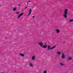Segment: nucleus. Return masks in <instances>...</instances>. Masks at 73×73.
Instances as JSON below:
<instances>
[{
    "label": "nucleus",
    "instance_id": "f257e3e1",
    "mask_svg": "<svg viewBox=\"0 0 73 73\" xmlns=\"http://www.w3.org/2000/svg\"><path fill=\"white\" fill-rule=\"evenodd\" d=\"M68 9H65L64 11V14L63 15V16L65 18L67 17V13H68Z\"/></svg>",
    "mask_w": 73,
    "mask_h": 73
},
{
    "label": "nucleus",
    "instance_id": "f03ea898",
    "mask_svg": "<svg viewBox=\"0 0 73 73\" xmlns=\"http://www.w3.org/2000/svg\"><path fill=\"white\" fill-rule=\"evenodd\" d=\"M56 46L55 45L54 47H52L50 48V46H48V50H50V49H51V50L52 49H54V48H55Z\"/></svg>",
    "mask_w": 73,
    "mask_h": 73
},
{
    "label": "nucleus",
    "instance_id": "7ed1b4c3",
    "mask_svg": "<svg viewBox=\"0 0 73 73\" xmlns=\"http://www.w3.org/2000/svg\"><path fill=\"white\" fill-rule=\"evenodd\" d=\"M65 54L64 53H62L61 56V58H62V59H65Z\"/></svg>",
    "mask_w": 73,
    "mask_h": 73
},
{
    "label": "nucleus",
    "instance_id": "20e7f679",
    "mask_svg": "<svg viewBox=\"0 0 73 73\" xmlns=\"http://www.w3.org/2000/svg\"><path fill=\"white\" fill-rule=\"evenodd\" d=\"M32 12V9H30L29 10V12L27 14L28 16H29L30 15H31V12Z\"/></svg>",
    "mask_w": 73,
    "mask_h": 73
},
{
    "label": "nucleus",
    "instance_id": "39448f33",
    "mask_svg": "<svg viewBox=\"0 0 73 73\" xmlns=\"http://www.w3.org/2000/svg\"><path fill=\"white\" fill-rule=\"evenodd\" d=\"M23 14H24V13H21V14H20L18 16V19H19V18H20V17L21 16H22V15H23Z\"/></svg>",
    "mask_w": 73,
    "mask_h": 73
},
{
    "label": "nucleus",
    "instance_id": "423d86ee",
    "mask_svg": "<svg viewBox=\"0 0 73 73\" xmlns=\"http://www.w3.org/2000/svg\"><path fill=\"white\" fill-rule=\"evenodd\" d=\"M39 45L41 46H43L44 45V44L43 43H42V42H40L39 43Z\"/></svg>",
    "mask_w": 73,
    "mask_h": 73
},
{
    "label": "nucleus",
    "instance_id": "0eeeda50",
    "mask_svg": "<svg viewBox=\"0 0 73 73\" xmlns=\"http://www.w3.org/2000/svg\"><path fill=\"white\" fill-rule=\"evenodd\" d=\"M29 65L30 67H33V63L32 62H31L29 63Z\"/></svg>",
    "mask_w": 73,
    "mask_h": 73
},
{
    "label": "nucleus",
    "instance_id": "6e6552de",
    "mask_svg": "<svg viewBox=\"0 0 73 73\" xmlns=\"http://www.w3.org/2000/svg\"><path fill=\"white\" fill-rule=\"evenodd\" d=\"M72 58L70 56L68 57L67 58V59L68 60H72Z\"/></svg>",
    "mask_w": 73,
    "mask_h": 73
},
{
    "label": "nucleus",
    "instance_id": "1a4fd4ad",
    "mask_svg": "<svg viewBox=\"0 0 73 73\" xmlns=\"http://www.w3.org/2000/svg\"><path fill=\"white\" fill-rule=\"evenodd\" d=\"M42 48H47V46L46 45H44L42 46Z\"/></svg>",
    "mask_w": 73,
    "mask_h": 73
},
{
    "label": "nucleus",
    "instance_id": "9d476101",
    "mask_svg": "<svg viewBox=\"0 0 73 73\" xmlns=\"http://www.w3.org/2000/svg\"><path fill=\"white\" fill-rule=\"evenodd\" d=\"M36 58V57L35 56H33L32 57V60H35Z\"/></svg>",
    "mask_w": 73,
    "mask_h": 73
},
{
    "label": "nucleus",
    "instance_id": "9b49d317",
    "mask_svg": "<svg viewBox=\"0 0 73 73\" xmlns=\"http://www.w3.org/2000/svg\"><path fill=\"white\" fill-rule=\"evenodd\" d=\"M56 53L57 54H61V52H60V51H58Z\"/></svg>",
    "mask_w": 73,
    "mask_h": 73
},
{
    "label": "nucleus",
    "instance_id": "f8f14e48",
    "mask_svg": "<svg viewBox=\"0 0 73 73\" xmlns=\"http://www.w3.org/2000/svg\"><path fill=\"white\" fill-rule=\"evenodd\" d=\"M60 66H64V64H63V63H62V62L60 63Z\"/></svg>",
    "mask_w": 73,
    "mask_h": 73
},
{
    "label": "nucleus",
    "instance_id": "ddd939ff",
    "mask_svg": "<svg viewBox=\"0 0 73 73\" xmlns=\"http://www.w3.org/2000/svg\"><path fill=\"white\" fill-rule=\"evenodd\" d=\"M19 55L21 56H22V57H24V54H19Z\"/></svg>",
    "mask_w": 73,
    "mask_h": 73
},
{
    "label": "nucleus",
    "instance_id": "4468645a",
    "mask_svg": "<svg viewBox=\"0 0 73 73\" xmlns=\"http://www.w3.org/2000/svg\"><path fill=\"white\" fill-rule=\"evenodd\" d=\"M60 30H59L58 29L56 30L57 33H60Z\"/></svg>",
    "mask_w": 73,
    "mask_h": 73
},
{
    "label": "nucleus",
    "instance_id": "2eb2a0df",
    "mask_svg": "<svg viewBox=\"0 0 73 73\" xmlns=\"http://www.w3.org/2000/svg\"><path fill=\"white\" fill-rule=\"evenodd\" d=\"M16 10V9L15 8H14L13 9V10L14 11H15Z\"/></svg>",
    "mask_w": 73,
    "mask_h": 73
},
{
    "label": "nucleus",
    "instance_id": "dca6fc26",
    "mask_svg": "<svg viewBox=\"0 0 73 73\" xmlns=\"http://www.w3.org/2000/svg\"><path fill=\"white\" fill-rule=\"evenodd\" d=\"M43 73H47V71L45 70L43 72Z\"/></svg>",
    "mask_w": 73,
    "mask_h": 73
},
{
    "label": "nucleus",
    "instance_id": "f3484780",
    "mask_svg": "<svg viewBox=\"0 0 73 73\" xmlns=\"http://www.w3.org/2000/svg\"><path fill=\"white\" fill-rule=\"evenodd\" d=\"M70 22H72L73 21V19H71L69 20Z\"/></svg>",
    "mask_w": 73,
    "mask_h": 73
},
{
    "label": "nucleus",
    "instance_id": "a211bd4d",
    "mask_svg": "<svg viewBox=\"0 0 73 73\" xmlns=\"http://www.w3.org/2000/svg\"><path fill=\"white\" fill-rule=\"evenodd\" d=\"M16 15H19V12H17L16 13Z\"/></svg>",
    "mask_w": 73,
    "mask_h": 73
},
{
    "label": "nucleus",
    "instance_id": "6ab92c4d",
    "mask_svg": "<svg viewBox=\"0 0 73 73\" xmlns=\"http://www.w3.org/2000/svg\"><path fill=\"white\" fill-rule=\"evenodd\" d=\"M18 6H19V7H21V5H20V4H18Z\"/></svg>",
    "mask_w": 73,
    "mask_h": 73
},
{
    "label": "nucleus",
    "instance_id": "aec40b11",
    "mask_svg": "<svg viewBox=\"0 0 73 73\" xmlns=\"http://www.w3.org/2000/svg\"><path fill=\"white\" fill-rule=\"evenodd\" d=\"M27 3H31V1H29L27 2Z\"/></svg>",
    "mask_w": 73,
    "mask_h": 73
},
{
    "label": "nucleus",
    "instance_id": "412c9836",
    "mask_svg": "<svg viewBox=\"0 0 73 73\" xmlns=\"http://www.w3.org/2000/svg\"><path fill=\"white\" fill-rule=\"evenodd\" d=\"M35 17V16H33L32 17V18H34V17Z\"/></svg>",
    "mask_w": 73,
    "mask_h": 73
},
{
    "label": "nucleus",
    "instance_id": "4be33fe9",
    "mask_svg": "<svg viewBox=\"0 0 73 73\" xmlns=\"http://www.w3.org/2000/svg\"><path fill=\"white\" fill-rule=\"evenodd\" d=\"M27 7H28V6H27V7H26L25 9H27Z\"/></svg>",
    "mask_w": 73,
    "mask_h": 73
},
{
    "label": "nucleus",
    "instance_id": "5701e85b",
    "mask_svg": "<svg viewBox=\"0 0 73 73\" xmlns=\"http://www.w3.org/2000/svg\"><path fill=\"white\" fill-rule=\"evenodd\" d=\"M27 5H28V3H27Z\"/></svg>",
    "mask_w": 73,
    "mask_h": 73
},
{
    "label": "nucleus",
    "instance_id": "b1692460",
    "mask_svg": "<svg viewBox=\"0 0 73 73\" xmlns=\"http://www.w3.org/2000/svg\"><path fill=\"white\" fill-rule=\"evenodd\" d=\"M5 39H7V38H5Z\"/></svg>",
    "mask_w": 73,
    "mask_h": 73
},
{
    "label": "nucleus",
    "instance_id": "393cba45",
    "mask_svg": "<svg viewBox=\"0 0 73 73\" xmlns=\"http://www.w3.org/2000/svg\"><path fill=\"white\" fill-rule=\"evenodd\" d=\"M0 7H1V5H0Z\"/></svg>",
    "mask_w": 73,
    "mask_h": 73
}]
</instances>
